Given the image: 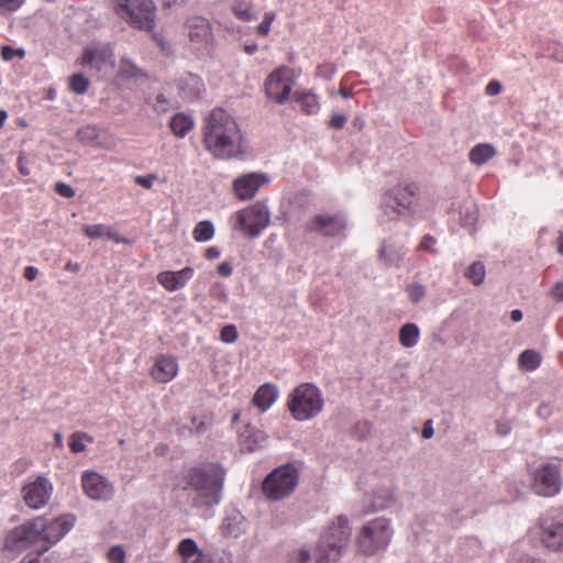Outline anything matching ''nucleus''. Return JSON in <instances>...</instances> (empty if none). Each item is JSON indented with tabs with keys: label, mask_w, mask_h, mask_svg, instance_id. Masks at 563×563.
I'll use <instances>...</instances> for the list:
<instances>
[{
	"label": "nucleus",
	"mask_w": 563,
	"mask_h": 563,
	"mask_svg": "<svg viewBox=\"0 0 563 563\" xmlns=\"http://www.w3.org/2000/svg\"><path fill=\"white\" fill-rule=\"evenodd\" d=\"M220 338L225 343H233L238 339V330L233 324L224 325L221 330Z\"/></svg>",
	"instance_id": "nucleus-43"
},
{
	"label": "nucleus",
	"mask_w": 563,
	"mask_h": 563,
	"mask_svg": "<svg viewBox=\"0 0 563 563\" xmlns=\"http://www.w3.org/2000/svg\"><path fill=\"white\" fill-rule=\"evenodd\" d=\"M294 97L300 103L301 110L307 114H316L320 109L317 95L310 91L295 92Z\"/></svg>",
	"instance_id": "nucleus-26"
},
{
	"label": "nucleus",
	"mask_w": 563,
	"mask_h": 563,
	"mask_svg": "<svg viewBox=\"0 0 563 563\" xmlns=\"http://www.w3.org/2000/svg\"><path fill=\"white\" fill-rule=\"evenodd\" d=\"M38 269L34 266H26L24 269V277L27 280H34L37 277Z\"/></svg>",
	"instance_id": "nucleus-56"
},
{
	"label": "nucleus",
	"mask_w": 563,
	"mask_h": 563,
	"mask_svg": "<svg viewBox=\"0 0 563 563\" xmlns=\"http://www.w3.org/2000/svg\"><path fill=\"white\" fill-rule=\"evenodd\" d=\"M52 490L53 486L49 481L44 476H38L34 482L24 485L23 499L29 507L38 509L48 503Z\"/></svg>",
	"instance_id": "nucleus-17"
},
{
	"label": "nucleus",
	"mask_w": 563,
	"mask_h": 563,
	"mask_svg": "<svg viewBox=\"0 0 563 563\" xmlns=\"http://www.w3.org/2000/svg\"><path fill=\"white\" fill-rule=\"evenodd\" d=\"M394 530L389 519L378 517L364 523L357 536V550L367 556L385 551L389 545Z\"/></svg>",
	"instance_id": "nucleus-5"
},
{
	"label": "nucleus",
	"mask_w": 563,
	"mask_h": 563,
	"mask_svg": "<svg viewBox=\"0 0 563 563\" xmlns=\"http://www.w3.org/2000/svg\"><path fill=\"white\" fill-rule=\"evenodd\" d=\"M549 295L551 298L558 302L563 301V282H559L553 285Z\"/></svg>",
	"instance_id": "nucleus-52"
},
{
	"label": "nucleus",
	"mask_w": 563,
	"mask_h": 563,
	"mask_svg": "<svg viewBox=\"0 0 563 563\" xmlns=\"http://www.w3.org/2000/svg\"><path fill=\"white\" fill-rule=\"evenodd\" d=\"M43 518L38 517L15 527L7 539V544L16 549L29 545H43Z\"/></svg>",
	"instance_id": "nucleus-12"
},
{
	"label": "nucleus",
	"mask_w": 563,
	"mask_h": 563,
	"mask_svg": "<svg viewBox=\"0 0 563 563\" xmlns=\"http://www.w3.org/2000/svg\"><path fill=\"white\" fill-rule=\"evenodd\" d=\"M346 228V220L341 213H320L306 222L307 232H316L323 236H338Z\"/></svg>",
	"instance_id": "nucleus-15"
},
{
	"label": "nucleus",
	"mask_w": 563,
	"mask_h": 563,
	"mask_svg": "<svg viewBox=\"0 0 563 563\" xmlns=\"http://www.w3.org/2000/svg\"><path fill=\"white\" fill-rule=\"evenodd\" d=\"M92 437L85 432H74L69 439V448L74 453L84 452L86 449V442H92Z\"/></svg>",
	"instance_id": "nucleus-36"
},
{
	"label": "nucleus",
	"mask_w": 563,
	"mask_h": 563,
	"mask_svg": "<svg viewBox=\"0 0 563 563\" xmlns=\"http://www.w3.org/2000/svg\"><path fill=\"white\" fill-rule=\"evenodd\" d=\"M496 430L498 434L506 435L509 432L510 427L505 422H498Z\"/></svg>",
	"instance_id": "nucleus-59"
},
{
	"label": "nucleus",
	"mask_w": 563,
	"mask_h": 563,
	"mask_svg": "<svg viewBox=\"0 0 563 563\" xmlns=\"http://www.w3.org/2000/svg\"><path fill=\"white\" fill-rule=\"evenodd\" d=\"M394 498V494L390 488H379L374 492L373 505L371 511H378L387 508Z\"/></svg>",
	"instance_id": "nucleus-31"
},
{
	"label": "nucleus",
	"mask_w": 563,
	"mask_h": 563,
	"mask_svg": "<svg viewBox=\"0 0 563 563\" xmlns=\"http://www.w3.org/2000/svg\"><path fill=\"white\" fill-rule=\"evenodd\" d=\"M495 155V148L489 144H479L473 147L468 158L473 164L482 165L488 162Z\"/></svg>",
	"instance_id": "nucleus-30"
},
{
	"label": "nucleus",
	"mask_w": 563,
	"mask_h": 563,
	"mask_svg": "<svg viewBox=\"0 0 563 563\" xmlns=\"http://www.w3.org/2000/svg\"><path fill=\"white\" fill-rule=\"evenodd\" d=\"M295 84L291 68L282 66L271 73L264 82L266 96L275 102L285 103Z\"/></svg>",
	"instance_id": "nucleus-9"
},
{
	"label": "nucleus",
	"mask_w": 563,
	"mask_h": 563,
	"mask_svg": "<svg viewBox=\"0 0 563 563\" xmlns=\"http://www.w3.org/2000/svg\"><path fill=\"white\" fill-rule=\"evenodd\" d=\"M81 486L85 494L93 500H109L114 495L112 483L93 471H85L82 473Z\"/></svg>",
	"instance_id": "nucleus-16"
},
{
	"label": "nucleus",
	"mask_w": 563,
	"mask_h": 563,
	"mask_svg": "<svg viewBox=\"0 0 563 563\" xmlns=\"http://www.w3.org/2000/svg\"><path fill=\"white\" fill-rule=\"evenodd\" d=\"M351 537V527L345 516H338L327 528L317 548L316 563H335Z\"/></svg>",
	"instance_id": "nucleus-3"
},
{
	"label": "nucleus",
	"mask_w": 563,
	"mask_h": 563,
	"mask_svg": "<svg viewBox=\"0 0 563 563\" xmlns=\"http://www.w3.org/2000/svg\"><path fill=\"white\" fill-rule=\"evenodd\" d=\"M73 525L74 518L71 516H63L49 522L43 519V545L38 549V554L57 543L70 530Z\"/></svg>",
	"instance_id": "nucleus-18"
},
{
	"label": "nucleus",
	"mask_w": 563,
	"mask_h": 563,
	"mask_svg": "<svg viewBox=\"0 0 563 563\" xmlns=\"http://www.w3.org/2000/svg\"><path fill=\"white\" fill-rule=\"evenodd\" d=\"M225 471L218 463H205L192 467L186 475L185 489L191 490V506L208 509L222 498Z\"/></svg>",
	"instance_id": "nucleus-2"
},
{
	"label": "nucleus",
	"mask_w": 563,
	"mask_h": 563,
	"mask_svg": "<svg viewBox=\"0 0 563 563\" xmlns=\"http://www.w3.org/2000/svg\"><path fill=\"white\" fill-rule=\"evenodd\" d=\"M82 232L89 239H106L114 243L130 244L131 241L121 236L110 225L107 224H86L82 227Z\"/></svg>",
	"instance_id": "nucleus-23"
},
{
	"label": "nucleus",
	"mask_w": 563,
	"mask_h": 563,
	"mask_svg": "<svg viewBox=\"0 0 563 563\" xmlns=\"http://www.w3.org/2000/svg\"><path fill=\"white\" fill-rule=\"evenodd\" d=\"M404 255L402 246L394 242L385 241L378 249V260L385 267L399 266Z\"/></svg>",
	"instance_id": "nucleus-24"
},
{
	"label": "nucleus",
	"mask_w": 563,
	"mask_h": 563,
	"mask_svg": "<svg viewBox=\"0 0 563 563\" xmlns=\"http://www.w3.org/2000/svg\"><path fill=\"white\" fill-rule=\"evenodd\" d=\"M324 399L321 390L313 384L298 385L288 396L287 407L297 421L316 418L323 409Z\"/></svg>",
	"instance_id": "nucleus-4"
},
{
	"label": "nucleus",
	"mask_w": 563,
	"mask_h": 563,
	"mask_svg": "<svg viewBox=\"0 0 563 563\" xmlns=\"http://www.w3.org/2000/svg\"><path fill=\"white\" fill-rule=\"evenodd\" d=\"M98 137V131L95 126L87 125L77 131V139L82 143H91Z\"/></svg>",
	"instance_id": "nucleus-39"
},
{
	"label": "nucleus",
	"mask_w": 563,
	"mask_h": 563,
	"mask_svg": "<svg viewBox=\"0 0 563 563\" xmlns=\"http://www.w3.org/2000/svg\"><path fill=\"white\" fill-rule=\"evenodd\" d=\"M532 490L542 497H553L562 488L560 467L554 463H545L533 473Z\"/></svg>",
	"instance_id": "nucleus-10"
},
{
	"label": "nucleus",
	"mask_w": 563,
	"mask_h": 563,
	"mask_svg": "<svg viewBox=\"0 0 563 563\" xmlns=\"http://www.w3.org/2000/svg\"><path fill=\"white\" fill-rule=\"evenodd\" d=\"M420 336V330L415 323H406L399 330V341L405 347L417 345Z\"/></svg>",
	"instance_id": "nucleus-28"
},
{
	"label": "nucleus",
	"mask_w": 563,
	"mask_h": 563,
	"mask_svg": "<svg viewBox=\"0 0 563 563\" xmlns=\"http://www.w3.org/2000/svg\"><path fill=\"white\" fill-rule=\"evenodd\" d=\"M541 541L551 551H563V522L543 520L541 523Z\"/></svg>",
	"instance_id": "nucleus-20"
},
{
	"label": "nucleus",
	"mask_w": 563,
	"mask_h": 563,
	"mask_svg": "<svg viewBox=\"0 0 563 563\" xmlns=\"http://www.w3.org/2000/svg\"><path fill=\"white\" fill-rule=\"evenodd\" d=\"M266 441V435L261 431H254L250 433L244 440L241 442V446L243 451L253 452L257 448H262Z\"/></svg>",
	"instance_id": "nucleus-33"
},
{
	"label": "nucleus",
	"mask_w": 563,
	"mask_h": 563,
	"mask_svg": "<svg viewBox=\"0 0 563 563\" xmlns=\"http://www.w3.org/2000/svg\"><path fill=\"white\" fill-rule=\"evenodd\" d=\"M277 391L274 386L265 384L261 386L255 393L252 402L261 411H266L276 400Z\"/></svg>",
	"instance_id": "nucleus-25"
},
{
	"label": "nucleus",
	"mask_w": 563,
	"mask_h": 563,
	"mask_svg": "<svg viewBox=\"0 0 563 563\" xmlns=\"http://www.w3.org/2000/svg\"><path fill=\"white\" fill-rule=\"evenodd\" d=\"M519 366L526 371H533L539 367L541 357L538 352L533 350L523 351L518 358Z\"/></svg>",
	"instance_id": "nucleus-32"
},
{
	"label": "nucleus",
	"mask_w": 563,
	"mask_h": 563,
	"mask_svg": "<svg viewBox=\"0 0 563 563\" xmlns=\"http://www.w3.org/2000/svg\"><path fill=\"white\" fill-rule=\"evenodd\" d=\"M485 91L488 96H497L501 91V84L498 80H490L486 86Z\"/></svg>",
	"instance_id": "nucleus-54"
},
{
	"label": "nucleus",
	"mask_w": 563,
	"mask_h": 563,
	"mask_svg": "<svg viewBox=\"0 0 563 563\" xmlns=\"http://www.w3.org/2000/svg\"><path fill=\"white\" fill-rule=\"evenodd\" d=\"M81 65L98 74H108L114 68L113 49L109 44H93L84 49Z\"/></svg>",
	"instance_id": "nucleus-13"
},
{
	"label": "nucleus",
	"mask_w": 563,
	"mask_h": 563,
	"mask_svg": "<svg viewBox=\"0 0 563 563\" xmlns=\"http://www.w3.org/2000/svg\"><path fill=\"white\" fill-rule=\"evenodd\" d=\"M288 563H311L309 551L301 549L292 553L288 560Z\"/></svg>",
	"instance_id": "nucleus-46"
},
{
	"label": "nucleus",
	"mask_w": 563,
	"mask_h": 563,
	"mask_svg": "<svg viewBox=\"0 0 563 563\" xmlns=\"http://www.w3.org/2000/svg\"><path fill=\"white\" fill-rule=\"evenodd\" d=\"M178 372V364L172 356L161 355L156 358L151 375L159 383L170 382Z\"/></svg>",
	"instance_id": "nucleus-22"
},
{
	"label": "nucleus",
	"mask_w": 563,
	"mask_h": 563,
	"mask_svg": "<svg viewBox=\"0 0 563 563\" xmlns=\"http://www.w3.org/2000/svg\"><path fill=\"white\" fill-rule=\"evenodd\" d=\"M25 0H0V9L9 12L16 11Z\"/></svg>",
	"instance_id": "nucleus-50"
},
{
	"label": "nucleus",
	"mask_w": 563,
	"mask_h": 563,
	"mask_svg": "<svg viewBox=\"0 0 563 563\" xmlns=\"http://www.w3.org/2000/svg\"><path fill=\"white\" fill-rule=\"evenodd\" d=\"M407 292H408L409 299L413 303H417L424 297L426 288H424V286H422L420 284H413L407 288Z\"/></svg>",
	"instance_id": "nucleus-41"
},
{
	"label": "nucleus",
	"mask_w": 563,
	"mask_h": 563,
	"mask_svg": "<svg viewBox=\"0 0 563 563\" xmlns=\"http://www.w3.org/2000/svg\"><path fill=\"white\" fill-rule=\"evenodd\" d=\"M244 51L249 55H252L257 51V45L255 43L246 44V45H244Z\"/></svg>",
	"instance_id": "nucleus-63"
},
{
	"label": "nucleus",
	"mask_w": 563,
	"mask_h": 563,
	"mask_svg": "<svg viewBox=\"0 0 563 563\" xmlns=\"http://www.w3.org/2000/svg\"><path fill=\"white\" fill-rule=\"evenodd\" d=\"M218 273L221 276H230L232 274V266L228 262H223L218 266Z\"/></svg>",
	"instance_id": "nucleus-55"
},
{
	"label": "nucleus",
	"mask_w": 563,
	"mask_h": 563,
	"mask_svg": "<svg viewBox=\"0 0 563 563\" xmlns=\"http://www.w3.org/2000/svg\"><path fill=\"white\" fill-rule=\"evenodd\" d=\"M21 563H41V560H40L38 555H37V556H34V558L26 556V558H24V559L21 561Z\"/></svg>",
	"instance_id": "nucleus-64"
},
{
	"label": "nucleus",
	"mask_w": 563,
	"mask_h": 563,
	"mask_svg": "<svg viewBox=\"0 0 563 563\" xmlns=\"http://www.w3.org/2000/svg\"><path fill=\"white\" fill-rule=\"evenodd\" d=\"M418 187L413 184L397 185L386 192L382 200L383 213L387 220H395L409 210Z\"/></svg>",
	"instance_id": "nucleus-8"
},
{
	"label": "nucleus",
	"mask_w": 563,
	"mask_h": 563,
	"mask_svg": "<svg viewBox=\"0 0 563 563\" xmlns=\"http://www.w3.org/2000/svg\"><path fill=\"white\" fill-rule=\"evenodd\" d=\"M1 56L4 60H11L14 56L23 58L25 56V52L22 48L14 49L11 46H2Z\"/></svg>",
	"instance_id": "nucleus-45"
},
{
	"label": "nucleus",
	"mask_w": 563,
	"mask_h": 563,
	"mask_svg": "<svg viewBox=\"0 0 563 563\" xmlns=\"http://www.w3.org/2000/svg\"><path fill=\"white\" fill-rule=\"evenodd\" d=\"M347 121L346 115L341 113H335L331 117L329 121V126L334 130H341L344 128L345 123Z\"/></svg>",
	"instance_id": "nucleus-49"
},
{
	"label": "nucleus",
	"mask_w": 563,
	"mask_h": 563,
	"mask_svg": "<svg viewBox=\"0 0 563 563\" xmlns=\"http://www.w3.org/2000/svg\"><path fill=\"white\" fill-rule=\"evenodd\" d=\"M485 275V266L481 262L473 263L470 267H467L465 272V277L468 278L475 286H479L484 283Z\"/></svg>",
	"instance_id": "nucleus-34"
},
{
	"label": "nucleus",
	"mask_w": 563,
	"mask_h": 563,
	"mask_svg": "<svg viewBox=\"0 0 563 563\" xmlns=\"http://www.w3.org/2000/svg\"><path fill=\"white\" fill-rule=\"evenodd\" d=\"M194 276L191 267H185L177 272L166 271L157 275V282L168 291L183 288Z\"/></svg>",
	"instance_id": "nucleus-21"
},
{
	"label": "nucleus",
	"mask_w": 563,
	"mask_h": 563,
	"mask_svg": "<svg viewBox=\"0 0 563 563\" xmlns=\"http://www.w3.org/2000/svg\"><path fill=\"white\" fill-rule=\"evenodd\" d=\"M220 256V251L216 247H208L206 251V257L213 260Z\"/></svg>",
	"instance_id": "nucleus-60"
},
{
	"label": "nucleus",
	"mask_w": 563,
	"mask_h": 563,
	"mask_svg": "<svg viewBox=\"0 0 563 563\" xmlns=\"http://www.w3.org/2000/svg\"><path fill=\"white\" fill-rule=\"evenodd\" d=\"M233 14L242 21H252L256 15L251 11V4L238 1L232 8Z\"/></svg>",
	"instance_id": "nucleus-38"
},
{
	"label": "nucleus",
	"mask_w": 563,
	"mask_h": 563,
	"mask_svg": "<svg viewBox=\"0 0 563 563\" xmlns=\"http://www.w3.org/2000/svg\"><path fill=\"white\" fill-rule=\"evenodd\" d=\"M118 75L122 79L137 80L144 76V73L130 58L122 57L120 59Z\"/></svg>",
	"instance_id": "nucleus-29"
},
{
	"label": "nucleus",
	"mask_w": 563,
	"mask_h": 563,
	"mask_svg": "<svg viewBox=\"0 0 563 563\" xmlns=\"http://www.w3.org/2000/svg\"><path fill=\"white\" fill-rule=\"evenodd\" d=\"M203 144L216 158L238 156L242 152V134L234 118L223 109H213L205 120Z\"/></svg>",
	"instance_id": "nucleus-1"
},
{
	"label": "nucleus",
	"mask_w": 563,
	"mask_h": 563,
	"mask_svg": "<svg viewBox=\"0 0 563 563\" xmlns=\"http://www.w3.org/2000/svg\"><path fill=\"white\" fill-rule=\"evenodd\" d=\"M187 2V0H162V3L166 8H176L184 5Z\"/></svg>",
	"instance_id": "nucleus-58"
},
{
	"label": "nucleus",
	"mask_w": 563,
	"mask_h": 563,
	"mask_svg": "<svg viewBox=\"0 0 563 563\" xmlns=\"http://www.w3.org/2000/svg\"><path fill=\"white\" fill-rule=\"evenodd\" d=\"M114 10L133 27L151 31L155 26V5L152 0H114Z\"/></svg>",
	"instance_id": "nucleus-6"
},
{
	"label": "nucleus",
	"mask_w": 563,
	"mask_h": 563,
	"mask_svg": "<svg viewBox=\"0 0 563 563\" xmlns=\"http://www.w3.org/2000/svg\"><path fill=\"white\" fill-rule=\"evenodd\" d=\"M16 164H18V169L22 176H29L31 174V170L29 168L30 161L24 154H21L18 157Z\"/></svg>",
	"instance_id": "nucleus-51"
},
{
	"label": "nucleus",
	"mask_w": 563,
	"mask_h": 563,
	"mask_svg": "<svg viewBox=\"0 0 563 563\" xmlns=\"http://www.w3.org/2000/svg\"><path fill=\"white\" fill-rule=\"evenodd\" d=\"M298 484L297 470L287 464L273 471L263 483V492L271 500L288 497Z\"/></svg>",
	"instance_id": "nucleus-7"
},
{
	"label": "nucleus",
	"mask_w": 563,
	"mask_h": 563,
	"mask_svg": "<svg viewBox=\"0 0 563 563\" xmlns=\"http://www.w3.org/2000/svg\"><path fill=\"white\" fill-rule=\"evenodd\" d=\"M155 175H148V176H136L135 183L146 189H151L153 186V183L155 180Z\"/></svg>",
	"instance_id": "nucleus-53"
},
{
	"label": "nucleus",
	"mask_w": 563,
	"mask_h": 563,
	"mask_svg": "<svg viewBox=\"0 0 563 563\" xmlns=\"http://www.w3.org/2000/svg\"><path fill=\"white\" fill-rule=\"evenodd\" d=\"M522 317H523V314H522L521 310H519V309H515V310H512V311L510 312V318H511V320H512L514 322H519V321H521V320H522Z\"/></svg>",
	"instance_id": "nucleus-61"
},
{
	"label": "nucleus",
	"mask_w": 563,
	"mask_h": 563,
	"mask_svg": "<svg viewBox=\"0 0 563 563\" xmlns=\"http://www.w3.org/2000/svg\"><path fill=\"white\" fill-rule=\"evenodd\" d=\"M172 132L178 136L184 137L194 128V120L184 113L175 114L170 120Z\"/></svg>",
	"instance_id": "nucleus-27"
},
{
	"label": "nucleus",
	"mask_w": 563,
	"mask_h": 563,
	"mask_svg": "<svg viewBox=\"0 0 563 563\" xmlns=\"http://www.w3.org/2000/svg\"><path fill=\"white\" fill-rule=\"evenodd\" d=\"M188 44L192 52L207 53L213 45L214 38L209 21L194 16L187 21Z\"/></svg>",
	"instance_id": "nucleus-14"
},
{
	"label": "nucleus",
	"mask_w": 563,
	"mask_h": 563,
	"mask_svg": "<svg viewBox=\"0 0 563 563\" xmlns=\"http://www.w3.org/2000/svg\"><path fill=\"white\" fill-rule=\"evenodd\" d=\"M275 20V13L274 12H266L264 14L263 21L257 26V33L262 36H266L269 33L271 25L273 21Z\"/></svg>",
	"instance_id": "nucleus-42"
},
{
	"label": "nucleus",
	"mask_w": 563,
	"mask_h": 563,
	"mask_svg": "<svg viewBox=\"0 0 563 563\" xmlns=\"http://www.w3.org/2000/svg\"><path fill=\"white\" fill-rule=\"evenodd\" d=\"M508 563H545V562L541 559L533 558L529 554L516 553L510 558Z\"/></svg>",
	"instance_id": "nucleus-44"
},
{
	"label": "nucleus",
	"mask_w": 563,
	"mask_h": 563,
	"mask_svg": "<svg viewBox=\"0 0 563 563\" xmlns=\"http://www.w3.org/2000/svg\"><path fill=\"white\" fill-rule=\"evenodd\" d=\"M192 234L197 242H207L214 234L213 224L210 221H201L196 225Z\"/></svg>",
	"instance_id": "nucleus-35"
},
{
	"label": "nucleus",
	"mask_w": 563,
	"mask_h": 563,
	"mask_svg": "<svg viewBox=\"0 0 563 563\" xmlns=\"http://www.w3.org/2000/svg\"><path fill=\"white\" fill-rule=\"evenodd\" d=\"M538 415L540 417L547 418L550 415V408L545 405H542L538 408Z\"/></svg>",
	"instance_id": "nucleus-62"
},
{
	"label": "nucleus",
	"mask_w": 563,
	"mask_h": 563,
	"mask_svg": "<svg viewBox=\"0 0 563 563\" xmlns=\"http://www.w3.org/2000/svg\"><path fill=\"white\" fill-rule=\"evenodd\" d=\"M437 244L435 238L427 234L422 238L419 249L432 254L437 253V250L433 247Z\"/></svg>",
	"instance_id": "nucleus-47"
},
{
	"label": "nucleus",
	"mask_w": 563,
	"mask_h": 563,
	"mask_svg": "<svg viewBox=\"0 0 563 563\" xmlns=\"http://www.w3.org/2000/svg\"><path fill=\"white\" fill-rule=\"evenodd\" d=\"M433 433H434V430H433V428H432V426H431V421L429 420V421H427V422L424 423V426H423V429H422V437H423L424 439H430V438H432V437H433Z\"/></svg>",
	"instance_id": "nucleus-57"
},
{
	"label": "nucleus",
	"mask_w": 563,
	"mask_h": 563,
	"mask_svg": "<svg viewBox=\"0 0 563 563\" xmlns=\"http://www.w3.org/2000/svg\"><path fill=\"white\" fill-rule=\"evenodd\" d=\"M239 228L251 238L257 236L269 224V211L263 202L238 212Z\"/></svg>",
	"instance_id": "nucleus-11"
},
{
	"label": "nucleus",
	"mask_w": 563,
	"mask_h": 563,
	"mask_svg": "<svg viewBox=\"0 0 563 563\" xmlns=\"http://www.w3.org/2000/svg\"><path fill=\"white\" fill-rule=\"evenodd\" d=\"M55 191L65 198H73L76 194L71 186L60 181L55 184Z\"/></svg>",
	"instance_id": "nucleus-48"
},
{
	"label": "nucleus",
	"mask_w": 563,
	"mask_h": 563,
	"mask_svg": "<svg viewBox=\"0 0 563 563\" xmlns=\"http://www.w3.org/2000/svg\"><path fill=\"white\" fill-rule=\"evenodd\" d=\"M109 563H125V551L121 545H114L107 552Z\"/></svg>",
	"instance_id": "nucleus-40"
},
{
	"label": "nucleus",
	"mask_w": 563,
	"mask_h": 563,
	"mask_svg": "<svg viewBox=\"0 0 563 563\" xmlns=\"http://www.w3.org/2000/svg\"><path fill=\"white\" fill-rule=\"evenodd\" d=\"M90 81L81 74H75L69 78V88L78 95L87 92Z\"/></svg>",
	"instance_id": "nucleus-37"
},
{
	"label": "nucleus",
	"mask_w": 563,
	"mask_h": 563,
	"mask_svg": "<svg viewBox=\"0 0 563 563\" xmlns=\"http://www.w3.org/2000/svg\"><path fill=\"white\" fill-rule=\"evenodd\" d=\"M267 181L264 174L249 173L233 181V190L239 199L247 200L253 198L260 187Z\"/></svg>",
	"instance_id": "nucleus-19"
}]
</instances>
